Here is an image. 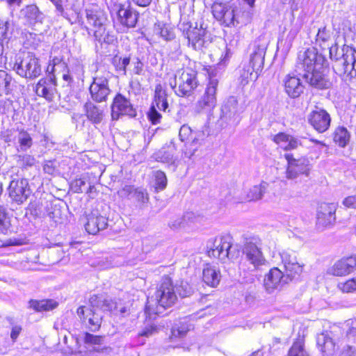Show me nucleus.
<instances>
[{
    "instance_id": "nucleus-1",
    "label": "nucleus",
    "mask_w": 356,
    "mask_h": 356,
    "mask_svg": "<svg viewBox=\"0 0 356 356\" xmlns=\"http://www.w3.org/2000/svg\"><path fill=\"white\" fill-rule=\"evenodd\" d=\"M327 65L326 58L314 48L300 51L295 65L296 75L288 74L284 79V90L291 98L298 97L304 91L299 77H302L310 86L317 89L330 87L332 83L325 74Z\"/></svg>"
},
{
    "instance_id": "nucleus-2",
    "label": "nucleus",
    "mask_w": 356,
    "mask_h": 356,
    "mask_svg": "<svg viewBox=\"0 0 356 356\" xmlns=\"http://www.w3.org/2000/svg\"><path fill=\"white\" fill-rule=\"evenodd\" d=\"M91 308L80 306L76 314L83 322L88 321V328L91 331L98 330L102 321V316L97 313L95 309H98L102 312H113L117 309V302L111 298L103 294H94L89 299Z\"/></svg>"
},
{
    "instance_id": "nucleus-3",
    "label": "nucleus",
    "mask_w": 356,
    "mask_h": 356,
    "mask_svg": "<svg viewBox=\"0 0 356 356\" xmlns=\"http://www.w3.org/2000/svg\"><path fill=\"white\" fill-rule=\"evenodd\" d=\"M13 69L21 77L31 80L40 76L42 72L40 59L30 51L17 56Z\"/></svg>"
},
{
    "instance_id": "nucleus-4",
    "label": "nucleus",
    "mask_w": 356,
    "mask_h": 356,
    "mask_svg": "<svg viewBox=\"0 0 356 356\" xmlns=\"http://www.w3.org/2000/svg\"><path fill=\"white\" fill-rule=\"evenodd\" d=\"M197 86V72L192 68L181 69L175 75L173 88L178 96H190Z\"/></svg>"
},
{
    "instance_id": "nucleus-5",
    "label": "nucleus",
    "mask_w": 356,
    "mask_h": 356,
    "mask_svg": "<svg viewBox=\"0 0 356 356\" xmlns=\"http://www.w3.org/2000/svg\"><path fill=\"white\" fill-rule=\"evenodd\" d=\"M232 238L229 235L216 237L209 247V257L218 259L225 263L227 259H234L238 255V252L232 245Z\"/></svg>"
},
{
    "instance_id": "nucleus-6",
    "label": "nucleus",
    "mask_w": 356,
    "mask_h": 356,
    "mask_svg": "<svg viewBox=\"0 0 356 356\" xmlns=\"http://www.w3.org/2000/svg\"><path fill=\"white\" fill-rule=\"evenodd\" d=\"M139 13L131 6L130 2L120 3L118 6L117 17L113 26L118 32L124 33L136 26Z\"/></svg>"
},
{
    "instance_id": "nucleus-7",
    "label": "nucleus",
    "mask_w": 356,
    "mask_h": 356,
    "mask_svg": "<svg viewBox=\"0 0 356 356\" xmlns=\"http://www.w3.org/2000/svg\"><path fill=\"white\" fill-rule=\"evenodd\" d=\"M243 254L245 260L252 265V270L259 269L266 263L261 252V241L258 237H252L246 241L243 248Z\"/></svg>"
},
{
    "instance_id": "nucleus-8",
    "label": "nucleus",
    "mask_w": 356,
    "mask_h": 356,
    "mask_svg": "<svg viewBox=\"0 0 356 356\" xmlns=\"http://www.w3.org/2000/svg\"><path fill=\"white\" fill-rule=\"evenodd\" d=\"M158 297L157 316H159L165 309L170 307L177 299L171 278L168 276L163 277L160 288L157 290Z\"/></svg>"
},
{
    "instance_id": "nucleus-9",
    "label": "nucleus",
    "mask_w": 356,
    "mask_h": 356,
    "mask_svg": "<svg viewBox=\"0 0 356 356\" xmlns=\"http://www.w3.org/2000/svg\"><path fill=\"white\" fill-rule=\"evenodd\" d=\"M284 158L287 161V167L285 177L287 179L293 180L300 175L308 177L311 170L309 161L307 158H294L292 154H285Z\"/></svg>"
},
{
    "instance_id": "nucleus-10",
    "label": "nucleus",
    "mask_w": 356,
    "mask_h": 356,
    "mask_svg": "<svg viewBox=\"0 0 356 356\" xmlns=\"http://www.w3.org/2000/svg\"><path fill=\"white\" fill-rule=\"evenodd\" d=\"M85 13L87 23L91 26L90 29L85 26L88 34H90V32L93 33L95 30H102L110 26L106 13L98 6L91 5L86 7Z\"/></svg>"
},
{
    "instance_id": "nucleus-11",
    "label": "nucleus",
    "mask_w": 356,
    "mask_h": 356,
    "mask_svg": "<svg viewBox=\"0 0 356 356\" xmlns=\"http://www.w3.org/2000/svg\"><path fill=\"white\" fill-rule=\"evenodd\" d=\"M237 10L235 8L226 3H214L212 6V13L214 18L221 25L232 27L239 24Z\"/></svg>"
},
{
    "instance_id": "nucleus-12",
    "label": "nucleus",
    "mask_w": 356,
    "mask_h": 356,
    "mask_svg": "<svg viewBox=\"0 0 356 356\" xmlns=\"http://www.w3.org/2000/svg\"><path fill=\"white\" fill-rule=\"evenodd\" d=\"M8 192L9 197L17 204L26 202L32 193L29 180L25 178L13 179L8 187Z\"/></svg>"
},
{
    "instance_id": "nucleus-13",
    "label": "nucleus",
    "mask_w": 356,
    "mask_h": 356,
    "mask_svg": "<svg viewBox=\"0 0 356 356\" xmlns=\"http://www.w3.org/2000/svg\"><path fill=\"white\" fill-rule=\"evenodd\" d=\"M337 205L335 203H321L316 211V227L321 231L331 227L335 222V212Z\"/></svg>"
},
{
    "instance_id": "nucleus-14",
    "label": "nucleus",
    "mask_w": 356,
    "mask_h": 356,
    "mask_svg": "<svg viewBox=\"0 0 356 356\" xmlns=\"http://www.w3.org/2000/svg\"><path fill=\"white\" fill-rule=\"evenodd\" d=\"M106 26L102 30H95L92 33L97 52L106 54L110 52L108 47L115 46L118 38L115 33Z\"/></svg>"
},
{
    "instance_id": "nucleus-15",
    "label": "nucleus",
    "mask_w": 356,
    "mask_h": 356,
    "mask_svg": "<svg viewBox=\"0 0 356 356\" xmlns=\"http://www.w3.org/2000/svg\"><path fill=\"white\" fill-rule=\"evenodd\" d=\"M242 111L235 97H229L221 108L220 122L221 126L236 125L238 123Z\"/></svg>"
},
{
    "instance_id": "nucleus-16",
    "label": "nucleus",
    "mask_w": 356,
    "mask_h": 356,
    "mask_svg": "<svg viewBox=\"0 0 356 356\" xmlns=\"http://www.w3.org/2000/svg\"><path fill=\"white\" fill-rule=\"evenodd\" d=\"M91 99L97 103L106 102L111 90L108 86V79L104 75L92 77V82L89 87Z\"/></svg>"
},
{
    "instance_id": "nucleus-17",
    "label": "nucleus",
    "mask_w": 356,
    "mask_h": 356,
    "mask_svg": "<svg viewBox=\"0 0 356 356\" xmlns=\"http://www.w3.org/2000/svg\"><path fill=\"white\" fill-rule=\"evenodd\" d=\"M218 86V79L210 76L204 93L197 102L196 108L198 112L204 110L210 111L216 106L217 102L216 92Z\"/></svg>"
},
{
    "instance_id": "nucleus-18",
    "label": "nucleus",
    "mask_w": 356,
    "mask_h": 356,
    "mask_svg": "<svg viewBox=\"0 0 356 356\" xmlns=\"http://www.w3.org/2000/svg\"><path fill=\"white\" fill-rule=\"evenodd\" d=\"M121 115L133 118L136 115V111L129 99L123 95L118 93L111 105V118L113 120H118Z\"/></svg>"
},
{
    "instance_id": "nucleus-19",
    "label": "nucleus",
    "mask_w": 356,
    "mask_h": 356,
    "mask_svg": "<svg viewBox=\"0 0 356 356\" xmlns=\"http://www.w3.org/2000/svg\"><path fill=\"white\" fill-rule=\"evenodd\" d=\"M56 86V76L42 78L35 86V92L38 96L44 97L47 102H51L54 100L57 95Z\"/></svg>"
},
{
    "instance_id": "nucleus-20",
    "label": "nucleus",
    "mask_w": 356,
    "mask_h": 356,
    "mask_svg": "<svg viewBox=\"0 0 356 356\" xmlns=\"http://www.w3.org/2000/svg\"><path fill=\"white\" fill-rule=\"evenodd\" d=\"M267 43L264 38H257L252 44V50L250 53V62L248 65L254 68L257 71L261 72L264 64V57Z\"/></svg>"
},
{
    "instance_id": "nucleus-21",
    "label": "nucleus",
    "mask_w": 356,
    "mask_h": 356,
    "mask_svg": "<svg viewBox=\"0 0 356 356\" xmlns=\"http://www.w3.org/2000/svg\"><path fill=\"white\" fill-rule=\"evenodd\" d=\"M309 123L319 133L327 131L331 122L330 114L324 109L317 108L307 116Z\"/></svg>"
},
{
    "instance_id": "nucleus-22",
    "label": "nucleus",
    "mask_w": 356,
    "mask_h": 356,
    "mask_svg": "<svg viewBox=\"0 0 356 356\" xmlns=\"http://www.w3.org/2000/svg\"><path fill=\"white\" fill-rule=\"evenodd\" d=\"M282 262L285 269V275L290 280L302 271V266L297 260L296 254L293 251H284L281 253Z\"/></svg>"
},
{
    "instance_id": "nucleus-23",
    "label": "nucleus",
    "mask_w": 356,
    "mask_h": 356,
    "mask_svg": "<svg viewBox=\"0 0 356 356\" xmlns=\"http://www.w3.org/2000/svg\"><path fill=\"white\" fill-rule=\"evenodd\" d=\"M290 280L277 268H273L266 275L264 286L268 293L286 284Z\"/></svg>"
},
{
    "instance_id": "nucleus-24",
    "label": "nucleus",
    "mask_w": 356,
    "mask_h": 356,
    "mask_svg": "<svg viewBox=\"0 0 356 356\" xmlns=\"http://www.w3.org/2000/svg\"><path fill=\"white\" fill-rule=\"evenodd\" d=\"M345 57H340L336 58V60L332 62V68L334 72L343 78L346 77L347 73L350 68L352 62L356 59V50L353 47H346Z\"/></svg>"
},
{
    "instance_id": "nucleus-25",
    "label": "nucleus",
    "mask_w": 356,
    "mask_h": 356,
    "mask_svg": "<svg viewBox=\"0 0 356 356\" xmlns=\"http://www.w3.org/2000/svg\"><path fill=\"white\" fill-rule=\"evenodd\" d=\"M108 219L100 215L98 211H94L87 216L85 229L88 234H96L99 231L108 227Z\"/></svg>"
},
{
    "instance_id": "nucleus-26",
    "label": "nucleus",
    "mask_w": 356,
    "mask_h": 356,
    "mask_svg": "<svg viewBox=\"0 0 356 356\" xmlns=\"http://www.w3.org/2000/svg\"><path fill=\"white\" fill-rule=\"evenodd\" d=\"M207 31L206 29L197 26L190 29L187 31L186 35L188 39V44L195 50H201L205 47L207 43L206 40Z\"/></svg>"
},
{
    "instance_id": "nucleus-27",
    "label": "nucleus",
    "mask_w": 356,
    "mask_h": 356,
    "mask_svg": "<svg viewBox=\"0 0 356 356\" xmlns=\"http://www.w3.org/2000/svg\"><path fill=\"white\" fill-rule=\"evenodd\" d=\"M356 269V254L344 257L334 263L330 273L335 276H343Z\"/></svg>"
},
{
    "instance_id": "nucleus-28",
    "label": "nucleus",
    "mask_w": 356,
    "mask_h": 356,
    "mask_svg": "<svg viewBox=\"0 0 356 356\" xmlns=\"http://www.w3.org/2000/svg\"><path fill=\"white\" fill-rule=\"evenodd\" d=\"M122 196L140 205L145 204L149 200L147 190L142 187L126 185L121 191Z\"/></svg>"
},
{
    "instance_id": "nucleus-29",
    "label": "nucleus",
    "mask_w": 356,
    "mask_h": 356,
    "mask_svg": "<svg viewBox=\"0 0 356 356\" xmlns=\"http://www.w3.org/2000/svg\"><path fill=\"white\" fill-rule=\"evenodd\" d=\"M332 332L325 330L316 337V343L323 356H333L336 352V344Z\"/></svg>"
},
{
    "instance_id": "nucleus-30",
    "label": "nucleus",
    "mask_w": 356,
    "mask_h": 356,
    "mask_svg": "<svg viewBox=\"0 0 356 356\" xmlns=\"http://www.w3.org/2000/svg\"><path fill=\"white\" fill-rule=\"evenodd\" d=\"M21 14L26 22L30 26L41 24L45 18L44 14L35 4H30L21 10Z\"/></svg>"
},
{
    "instance_id": "nucleus-31",
    "label": "nucleus",
    "mask_w": 356,
    "mask_h": 356,
    "mask_svg": "<svg viewBox=\"0 0 356 356\" xmlns=\"http://www.w3.org/2000/svg\"><path fill=\"white\" fill-rule=\"evenodd\" d=\"M17 89V82L11 74L0 70V97L9 95Z\"/></svg>"
},
{
    "instance_id": "nucleus-32",
    "label": "nucleus",
    "mask_w": 356,
    "mask_h": 356,
    "mask_svg": "<svg viewBox=\"0 0 356 356\" xmlns=\"http://www.w3.org/2000/svg\"><path fill=\"white\" fill-rule=\"evenodd\" d=\"M220 278V272L217 267L207 264L203 268L202 280L207 285L212 287L217 286Z\"/></svg>"
},
{
    "instance_id": "nucleus-33",
    "label": "nucleus",
    "mask_w": 356,
    "mask_h": 356,
    "mask_svg": "<svg viewBox=\"0 0 356 356\" xmlns=\"http://www.w3.org/2000/svg\"><path fill=\"white\" fill-rule=\"evenodd\" d=\"M84 110L88 120L94 124H99L103 120L104 114V111L99 106L88 101L84 104Z\"/></svg>"
},
{
    "instance_id": "nucleus-34",
    "label": "nucleus",
    "mask_w": 356,
    "mask_h": 356,
    "mask_svg": "<svg viewBox=\"0 0 356 356\" xmlns=\"http://www.w3.org/2000/svg\"><path fill=\"white\" fill-rule=\"evenodd\" d=\"M145 327L139 334L140 336L148 337L152 335L156 330V325L154 322L156 316V312L153 308H151L149 305H146L145 309Z\"/></svg>"
},
{
    "instance_id": "nucleus-35",
    "label": "nucleus",
    "mask_w": 356,
    "mask_h": 356,
    "mask_svg": "<svg viewBox=\"0 0 356 356\" xmlns=\"http://www.w3.org/2000/svg\"><path fill=\"white\" fill-rule=\"evenodd\" d=\"M29 307L38 312H49L54 309L58 302L53 299H43L40 300H31L29 302Z\"/></svg>"
},
{
    "instance_id": "nucleus-36",
    "label": "nucleus",
    "mask_w": 356,
    "mask_h": 356,
    "mask_svg": "<svg viewBox=\"0 0 356 356\" xmlns=\"http://www.w3.org/2000/svg\"><path fill=\"white\" fill-rule=\"evenodd\" d=\"M176 148L173 143L163 147L157 152V162L174 163V154Z\"/></svg>"
},
{
    "instance_id": "nucleus-37",
    "label": "nucleus",
    "mask_w": 356,
    "mask_h": 356,
    "mask_svg": "<svg viewBox=\"0 0 356 356\" xmlns=\"http://www.w3.org/2000/svg\"><path fill=\"white\" fill-rule=\"evenodd\" d=\"M269 184L266 181H261L259 184L253 186L247 193L248 201H256L262 198L266 192Z\"/></svg>"
},
{
    "instance_id": "nucleus-38",
    "label": "nucleus",
    "mask_w": 356,
    "mask_h": 356,
    "mask_svg": "<svg viewBox=\"0 0 356 356\" xmlns=\"http://www.w3.org/2000/svg\"><path fill=\"white\" fill-rule=\"evenodd\" d=\"M14 31V24L12 20L8 19H0V41L8 43L11 38Z\"/></svg>"
},
{
    "instance_id": "nucleus-39",
    "label": "nucleus",
    "mask_w": 356,
    "mask_h": 356,
    "mask_svg": "<svg viewBox=\"0 0 356 356\" xmlns=\"http://www.w3.org/2000/svg\"><path fill=\"white\" fill-rule=\"evenodd\" d=\"M259 71H257L250 65H244L240 70V79L242 85H246L250 80H257Z\"/></svg>"
},
{
    "instance_id": "nucleus-40",
    "label": "nucleus",
    "mask_w": 356,
    "mask_h": 356,
    "mask_svg": "<svg viewBox=\"0 0 356 356\" xmlns=\"http://www.w3.org/2000/svg\"><path fill=\"white\" fill-rule=\"evenodd\" d=\"M17 140L19 143V147H17L18 152H26L33 145L32 138L31 137L30 134L24 129H21L19 131Z\"/></svg>"
},
{
    "instance_id": "nucleus-41",
    "label": "nucleus",
    "mask_w": 356,
    "mask_h": 356,
    "mask_svg": "<svg viewBox=\"0 0 356 356\" xmlns=\"http://www.w3.org/2000/svg\"><path fill=\"white\" fill-rule=\"evenodd\" d=\"M83 341L88 347L91 346L95 350H98L102 346L104 345V337L86 332L84 334Z\"/></svg>"
},
{
    "instance_id": "nucleus-42",
    "label": "nucleus",
    "mask_w": 356,
    "mask_h": 356,
    "mask_svg": "<svg viewBox=\"0 0 356 356\" xmlns=\"http://www.w3.org/2000/svg\"><path fill=\"white\" fill-rule=\"evenodd\" d=\"M332 33L327 29L326 26L321 27L318 30V33L316 36V42L319 44L322 48L325 47H329L328 42L331 40Z\"/></svg>"
},
{
    "instance_id": "nucleus-43",
    "label": "nucleus",
    "mask_w": 356,
    "mask_h": 356,
    "mask_svg": "<svg viewBox=\"0 0 356 356\" xmlns=\"http://www.w3.org/2000/svg\"><path fill=\"white\" fill-rule=\"evenodd\" d=\"M10 220L7 209L0 205V234H8L11 232Z\"/></svg>"
},
{
    "instance_id": "nucleus-44",
    "label": "nucleus",
    "mask_w": 356,
    "mask_h": 356,
    "mask_svg": "<svg viewBox=\"0 0 356 356\" xmlns=\"http://www.w3.org/2000/svg\"><path fill=\"white\" fill-rule=\"evenodd\" d=\"M334 141L340 147H345L350 140V134L345 127H338L334 133Z\"/></svg>"
},
{
    "instance_id": "nucleus-45",
    "label": "nucleus",
    "mask_w": 356,
    "mask_h": 356,
    "mask_svg": "<svg viewBox=\"0 0 356 356\" xmlns=\"http://www.w3.org/2000/svg\"><path fill=\"white\" fill-rule=\"evenodd\" d=\"M287 356H309V353L305 348L303 341L298 340L293 342L288 351Z\"/></svg>"
},
{
    "instance_id": "nucleus-46",
    "label": "nucleus",
    "mask_w": 356,
    "mask_h": 356,
    "mask_svg": "<svg viewBox=\"0 0 356 356\" xmlns=\"http://www.w3.org/2000/svg\"><path fill=\"white\" fill-rule=\"evenodd\" d=\"M169 104L167 100L165 91H162L160 85H157V108L164 113H169Z\"/></svg>"
},
{
    "instance_id": "nucleus-47",
    "label": "nucleus",
    "mask_w": 356,
    "mask_h": 356,
    "mask_svg": "<svg viewBox=\"0 0 356 356\" xmlns=\"http://www.w3.org/2000/svg\"><path fill=\"white\" fill-rule=\"evenodd\" d=\"M191 325L188 324L186 320L180 321L179 324H175L171 330L172 335L175 337H183L190 330Z\"/></svg>"
},
{
    "instance_id": "nucleus-48",
    "label": "nucleus",
    "mask_w": 356,
    "mask_h": 356,
    "mask_svg": "<svg viewBox=\"0 0 356 356\" xmlns=\"http://www.w3.org/2000/svg\"><path fill=\"white\" fill-rule=\"evenodd\" d=\"M300 30V24H294L292 25V27L290 29V31H289V33L286 37V39L284 42V45L286 48H290L291 47L292 43H293L294 39L296 38Z\"/></svg>"
},
{
    "instance_id": "nucleus-49",
    "label": "nucleus",
    "mask_w": 356,
    "mask_h": 356,
    "mask_svg": "<svg viewBox=\"0 0 356 356\" xmlns=\"http://www.w3.org/2000/svg\"><path fill=\"white\" fill-rule=\"evenodd\" d=\"M350 47L348 45H343L341 49H339V47L337 44H334L331 47H328L330 49V58L332 60V62L336 60V58H340V57H345L346 51L347 50L346 48Z\"/></svg>"
},
{
    "instance_id": "nucleus-50",
    "label": "nucleus",
    "mask_w": 356,
    "mask_h": 356,
    "mask_svg": "<svg viewBox=\"0 0 356 356\" xmlns=\"http://www.w3.org/2000/svg\"><path fill=\"white\" fill-rule=\"evenodd\" d=\"M157 26L160 30V37L165 41H170L175 38L173 29L166 24L161 26L160 24H157Z\"/></svg>"
},
{
    "instance_id": "nucleus-51",
    "label": "nucleus",
    "mask_w": 356,
    "mask_h": 356,
    "mask_svg": "<svg viewBox=\"0 0 356 356\" xmlns=\"http://www.w3.org/2000/svg\"><path fill=\"white\" fill-rule=\"evenodd\" d=\"M87 177L82 176L71 181L70 188L75 193H81L83 192V187L86 184Z\"/></svg>"
},
{
    "instance_id": "nucleus-52",
    "label": "nucleus",
    "mask_w": 356,
    "mask_h": 356,
    "mask_svg": "<svg viewBox=\"0 0 356 356\" xmlns=\"http://www.w3.org/2000/svg\"><path fill=\"white\" fill-rule=\"evenodd\" d=\"M17 158V164L22 168L31 167L35 164V158L31 155L19 154Z\"/></svg>"
},
{
    "instance_id": "nucleus-53",
    "label": "nucleus",
    "mask_w": 356,
    "mask_h": 356,
    "mask_svg": "<svg viewBox=\"0 0 356 356\" xmlns=\"http://www.w3.org/2000/svg\"><path fill=\"white\" fill-rule=\"evenodd\" d=\"M340 290L344 293H353L356 291V277L349 279L344 282L338 284Z\"/></svg>"
},
{
    "instance_id": "nucleus-54",
    "label": "nucleus",
    "mask_w": 356,
    "mask_h": 356,
    "mask_svg": "<svg viewBox=\"0 0 356 356\" xmlns=\"http://www.w3.org/2000/svg\"><path fill=\"white\" fill-rule=\"evenodd\" d=\"M193 136L191 128L187 124H184L179 129V136L182 142H191Z\"/></svg>"
},
{
    "instance_id": "nucleus-55",
    "label": "nucleus",
    "mask_w": 356,
    "mask_h": 356,
    "mask_svg": "<svg viewBox=\"0 0 356 356\" xmlns=\"http://www.w3.org/2000/svg\"><path fill=\"white\" fill-rule=\"evenodd\" d=\"M64 13L65 15L61 16L67 19L71 24H83V19L80 12H78L77 10H74V13L70 15L67 12L64 10Z\"/></svg>"
},
{
    "instance_id": "nucleus-56",
    "label": "nucleus",
    "mask_w": 356,
    "mask_h": 356,
    "mask_svg": "<svg viewBox=\"0 0 356 356\" xmlns=\"http://www.w3.org/2000/svg\"><path fill=\"white\" fill-rule=\"evenodd\" d=\"M194 214L193 212H187L185 213V215L183 216V218H177L174 221H172L169 225L170 227L173 229H176L183 226L184 222L185 220H191L193 219Z\"/></svg>"
},
{
    "instance_id": "nucleus-57",
    "label": "nucleus",
    "mask_w": 356,
    "mask_h": 356,
    "mask_svg": "<svg viewBox=\"0 0 356 356\" xmlns=\"http://www.w3.org/2000/svg\"><path fill=\"white\" fill-rule=\"evenodd\" d=\"M199 147L197 145H191V143L187 142L185 144V148L183 149L182 158L190 159L195 154Z\"/></svg>"
},
{
    "instance_id": "nucleus-58",
    "label": "nucleus",
    "mask_w": 356,
    "mask_h": 356,
    "mask_svg": "<svg viewBox=\"0 0 356 356\" xmlns=\"http://www.w3.org/2000/svg\"><path fill=\"white\" fill-rule=\"evenodd\" d=\"M286 143H287L285 146H282V147L286 151L295 149L298 146L301 145V142L298 138H296L290 135L288 140H286Z\"/></svg>"
},
{
    "instance_id": "nucleus-59",
    "label": "nucleus",
    "mask_w": 356,
    "mask_h": 356,
    "mask_svg": "<svg viewBox=\"0 0 356 356\" xmlns=\"http://www.w3.org/2000/svg\"><path fill=\"white\" fill-rule=\"evenodd\" d=\"M167 183L168 180L165 174L161 170H157V191L165 188Z\"/></svg>"
},
{
    "instance_id": "nucleus-60",
    "label": "nucleus",
    "mask_w": 356,
    "mask_h": 356,
    "mask_svg": "<svg viewBox=\"0 0 356 356\" xmlns=\"http://www.w3.org/2000/svg\"><path fill=\"white\" fill-rule=\"evenodd\" d=\"M204 133L202 131H198L193 133L192 138L190 143L191 145L199 147L201 145V141L203 140Z\"/></svg>"
},
{
    "instance_id": "nucleus-61",
    "label": "nucleus",
    "mask_w": 356,
    "mask_h": 356,
    "mask_svg": "<svg viewBox=\"0 0 356 356\" xmlns=\"http://www.w3.org/2000/svg\"><path fill=\"white\" fill-rule=\"evenodd\" d=\"M131 65H134L133 72L136 74H140L143 70V63L138 58H134L132 60Z\"/></svg>"
},
{
    "instance_id": "nucleus-62",
    "label": "nucleus",
    "mask_w": 356,
    "mask_h": 356,
    "mask_svg": "<svg viewBox=\"0 0 356 356\" xmlns=\"http://www.w3.org/2000/svg\"><path fill=\"white\" fill-rule=\"evenodd\" d=\"M343 204L349 209H356V195L346 197L343 201Z\"/></svg>"
},
{
    "instance_id": "nucleus-63",
    "label": "nucleus",
    "mask_w": 356,
    "mask_h": 356,
    "mask_svg": "<svg viewBox=\"0 0 356 356\" xmlns=\"http://www.w3.org/2000/svg\"><path fill=\"white\" fill-rule=\"evenodd\" d=\"M339 356H356V348L350 346L343 347Z\"/></svg>"
},
{
    "instance_id": "nucleus-64",
    "label": "nucleus",
    "mask_w": 356,
    "mask_h": 356,
    "mask_svg": "<svg viewBox=\"0 0 356 356\" xmlns=\"http://www.w3.org/2000/svg\"><path fill=\"white\" fill-rule=\"evenodd\" d=\"M348 78L350 80L353 79L356 81V59H355V61L351 63L350 68L347 73L346 79Z\"/></svg>"
}]
</instances>
